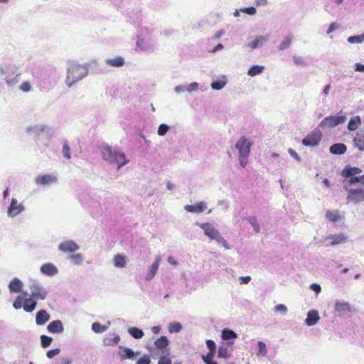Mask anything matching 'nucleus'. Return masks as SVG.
Instances as JSON below:
<instances>
[{
	"mask_svg": "<svg viewBox=\"0 0 364 364\" xmlns=\"http://www.w3.org/2000/svg\"><path fill=\"white\" fill-rule=\"evenodd\" d=\"M340 28V24L337 22H333L330 24L328 30H327V34H330L332 32L338 30Z\"/></svg>",
	"mask_w": 364,
	"mask_h": 364,
	"instance_id": "052dcab7",
	"label": "nucleus"
},
{
	"mask_svg": "<svg viewBox=\"0 0 364 364\" xmlns=\"http://www.w3.org/2000/svg\"><path fill=\"white\" fill-rule=\"evenodd\" d=\"M35 182L38 185L48 186L57 182V178L53 175L46 174L36 177Z\"/></svg>",
	"mask_w": 364,
	"mask_h": 364,
	"instance_id": "4468645a",
	"label": "nucleus"
},
{
	"mask_svg": "<svg viewBox=\"0 0 364 364\" xmlns=\"http://www.w3.org/2000/svg\"><path fill=\"white\" fill-rule=\"evenodd\" d=\"M326 218L332 223H336L341 220V215L338 210H327Z\"/></svg>",
	"mask_w": 364,
	"mask_h": 364,
	"instance_id": "473e14b6",
	"label": "nucleus"
},
{
	"mask_svg": "<svg viewBox=\"0 0 364 364\" xmlns=\"http://www.w3.org/2000/svg\"><path fill=\"white\" fill-rule=\"evenodd\" d=\"M62 154L63 156L67 159H70L71 158L70 148L67 140L63 141Z\"/></svg>",
	"mask_w": 364,
	"mask_h": 364,
	"instance_id": "c03bdc74",
	"label": "nucleus"
},
{
	"mask_svg": "<svg viewBox=\"0 0 364 364\" xmlns=\"http://www.w3.org/2000/svg\"><path fill=\"white\" fill-rule=\"evenodd\" d=\"M136 46L139 48L144 51H153L154 46L143 38H139L136 41Z\"/></svg>",
	"mask_w": 364,
	"mask_h": 364,
	"instance_id": "c756f323",
	"label": "nucleus"
},
{
	"mask_svg": "<svg viewBox=\"0 0 364 364\" xmlns=\"http://www.w3.org/2000/svg\"><path fill=\"white\" fill-rule=\"evenodd\" d=\"M60 352V348L50 350L47 352L46 355L48 358H53L54 356L58 355Z\"/></svg>",
	"mask_w": 364,
	"mask_h": 364,
	"instance_id": "0e129e2a",
	"label": "nucleus"
},
{
	"mask_svg": "<svg viewBox=\"0 0 364 364\" xmlns=\"http://www.w3.org/2000/svg\"><path fill=\"white\" fill-rule=\"evenodd\" d=\"M213 240H215L218 244H221L226 250H229L230 248V245L225 240V238L221 235L220 232L216 234L215 237Z\"/></svg>",
	"mask_w": 364,
	"mask_h": 364,
	"instance_id": "37998d69",
	"label": "nucleus"
},
{
	"mask_svg": "<svg viewBox=\"0 0 364 364\" xmlns=\"http://www.w3.org/2000/svg\"><path fill=\"white\" fill-rule=\"evenodd\" d=\"M354 308L347 301L337 300L334 304L333 314L337 317L349 318L352 316Z\"/></svg>",
	"mask_w": 364,
	"mask_h": 364,
	"instance_id": "39448f33",
	"label": "nucleus"
},
{
	"mask_svg": "<svg viewBox=\"0 0 364 364\" xmlns=\"http://www.w3.org/2000/svg\"><path fill=\"white\" fill-rule=\"evenodd\" d=\"M329 150L330 152L333 154L340 155L344 154L346 151L347 147L344 144L337 143L331 146Z\"/></svg>",
	"mask_w": 364,
	"mask_h": 364,
	"instance_id": "bb28decb",
	"label": "nucleus"
},
{
	"mask_svg": "<svg viewBox=\"0 0 364 364\" xmlns=\"http://www.w3.org/2000/svg\"><path fill=\"white\" fill-rule=\"evenodd\" d=\"M47 329L50 333H62L64 331V327L61 321L55 320L48 325Z\"/></svg>",
	"mask_w": 364,
	"mask_h": 364,
	"instance_id": "a211bd4d",
	"label": "nucleus"
},
{
	"mask_svg": "<svg viewBox=\"0 0 364 364\" xmlns=\"http://www.w3.org/2000/svg\"><path fill=\"white\" fill-rule=\"evenodd\" d=\"M26 132L33 135L36 142L39 143L44 134L46 135L48 141L53 136V130L51 127L46 124H33L28 127L26 129Z\"/></svg>",
	"mask_w": 364,
	"mask_h": 364,
	"instance_id": "7ed1b4c3",
	"label": "nucleus"
},
{
	"mask_svg": "<svg viewBox=\"0 0 364 364\" xmlns=\"http://www.w3.org/2000/svg\"><path fill=\"white\" fill-rule=\"evenodd\" d=\"M171 358L167 356H161L158 362V364H171Z\"/></svg>",
	"mask_w": 364,
	"mask_h": 364,
	"instance_id": "774afa93",
	"label": "nucleus"
},
{
	"mask_svg": "<svg viewBox=\"0 0 364 364\" xmlns=\"http://www.w3.org/2000/svg\"><path fill=\"white\" fill-rule=\"evenodd\" d=\"M129 333L134 338L139 339L144 336L142 330L136 327H131L128 329Z\"/></svg>",
	"mask_w": 364,
	"mask_h": 364,
	"instance_id": "e433bc0d",
	"label": "nucleus"
},
{
	"mask_svg": "<svg viewBox=\"0 0 364 364\" xmlns=\"http://www.w3.org/2000/svg\"><path fill=\"white\" fill-rule=\"evenodd\" d=\"M120 341V337L119 335H116L114 338L109 339V338H105L104 340V343L107 346H114L117 345L119 341Z\"/></svg>",
	"mask_w": 364,
	"mask_h": 364,
	"instance_id": "5fc2aeb1",
	"label": "nucleus"
},
{
	"mask_svg": "<svg viewBox=\"0 0 364 364\" xmlns=\"http://www.w3.org/2000/svg\"><path fill=\"white\" fill-rule=\"evenodd\" d=\"M151 358L148 355H144L141 358H140L136 364H150Z\"/></svg>",
	"mask_w": 364,
	"mask_h": 364,
	"instance_id": "bf43d9fd",
	"label": "nucleus"
},
{
	"mask_svg": "<svg viewBox=\"0 0 364 364\" xmlns=\"http://www.w3.org/2000/svg\"><path fill=\"white\" fill-rule=\"evenodd\" d=\"M257 346H258V352H257V355H262V356H266L267 354L266 344L263 341H259L257 343Z\"/></svg>",
	"mask_w": 364,
	"mask_h": 364,
	"instance_id": "de8ad7c7",
	"label": "nucleus"
},
{
	"mask_svg": "<svg viewBox=\"0 0 364 364\" xmlns=\"http://www.w3.org/2000/svg\"><path fill=\"white\" fill-rule=\"evenodd\" d=\"M206 345L208 348L209 349V352H212V353H214L216 348L215 342L212 340H207Z\"/></svg>",
	"mask_w": 364,
	"mask_h": 364,
	"instance_id": "e2e57ef3",
	"label": "nucleus"
},
{
	"mask_svg": "<svg viewBox=\"0 0 364 364\" xmlns=\"http://www.w3.org/2000/svg\"><path fill=\"white\" fill-rule=\"evenodd\" d=\"M50 316L46 310H40L37 312L36 316V322L38 326L44 325L47 321H49Z\"/></svg>",
	"mask_w": 364,
	"mask_h": 364,
	"instance_id": "b1692460",
	"label": "nucleus"
},
{
	"mask_svg": "<svg viewBox=\"0 0 364 364\" xmlns=\"http://www.w3.org/2000/svg\"><path fill=\"white\" fill-rule=\"evenodd\" d=\"M23 284L18 278H14L9 283V288L11 292H21Z\"/></svg>",
	"mask_w": 364,
	"mask_h": 364,
	"instance_id": "393cba45",
	"label": "nucleus"
},
{
	"mask_svg": "<svg viewBox=\"0 0 364 364\" xmlns=\"http://www.w3.org/2000/svg\"><path fill=\"white\" fill-rule=\"evenodd\" d=\"M353 142L360 151H364V129H360L357 132Z\"/></svg>",
	"mask_w": 364,
	"mask_h": 364,
	"instance_id": "a878e982",
	"label": "nucleus"
},
{
	"mask_svg": "<svg viewBox=\"0 0 364 364\" xmlns=\"http://www.w3.org/2000/svg\"><path fill=\"white\" fill-rule=\"evenodd\" d=\"M90 64L80 65L76 62L70 63L67 68L65 84L70 87L88 75Z\"/></svg>",
	"mask_w": 364,
	"mask_h": 364,
	"instance_id": "f03ea898",
	"label": "nucleus"
},
{
	"mask_svg": "<svg viewBox=\"0 0 364 364\" xmlns=\"http://www.w3.org/2000/svg\"><path fill=\"white\" fill-rule=\"evenodd\" d=\"M214 353H212V352H209L206 355H203L202 358L205 363L208 364L210 363V361H213V357Z\"/></svg>",
	"mask_w": 364,
	"mask_h": 364,
	"instance_id": "69168bd1",
	"label": "nucleus"
},
{
	"mask_svg": "<svg viewBox=\"0 0 364 364\" xmlns=\"http://www.w3.org/2000/svg\"><path fill=\"white\" fill-rule=\"evenodd\" d=\"M170 126L166 124H161L157 130V134L159 136H164L170 129Z\"/></svg>",
	"mask_w": 364,
	"mask_h": 364,
	"instance_id": "603ef678",
	"label": "nucleus"
},
{
	"mask_svg": "<svg viewBox=\"0 0 364 364\" xmlns=\"http://www.w3.org/2000/svg\"><path fill=\"white\" fill-rule=\"evenodd\" d=\"M267 41L268 37L267 36H257L255 39L249 42L247 44V46L251 49H256L257 48L262 47Z\"/></svg>",
	"mask_w": 364,
	"mask_h": 364,
	"instance_id": "6ab92c4d",
	"label": "nucleus"
},
{
	"mask_svg": "<svg viewBox=\"0 0 364 364\" xmlns=\"http://www.w3.org/2000/svg\"><path fill=\"white\" fill-rule=\"evenodd\" d=\"M264 69V67L262 65H253L248 70L247 75L251 77L259 75Z\"/></svg>",
	"mask_w": 364,
	"mask_h": 364,
	"instance_id": "c9c22d12",
	"label": "nucleus"
},
{
	"mask_svg": "<svg viewBox=\"0 0 364 364\" xmlns=\"http://www.w3.org/2000/svg\"><path fill=\"white\" fill-rule=\"evenodd\" d=\"M346 121L345 115L328 116L325 117L319 124L320 127H334Z\"/></svg>",
	"mask_w": 364,
	"mask_h": 364,
	"instance_id": "0eeeda50",
	"label": "nucleus"
},
{
	"mask_svg": "<svg viewBox=\"0 0 364 364\" xmlns=\"http://www.w3.org/2000/svg\"><path fill=\"white\" fill-rule=\"evenodd\" d=\"M274 311L276 312H282L284 314L287 311V307L284 304H277L274 306Z\"/></svg>",
	"mask_w": 364,
	"mask_h": 364,
	"instance_id": "680f3d73",
	"label": "nucleus"
},
{
	"mask_svg": "<svg viewBox=\"0 0 364 364\" xmlns=\"http://www.w3.org/2000/svg\"><path fill=\"white\" fill-rule=\"evenodd\" d=\"M41 272L45 275L53 277L57 274L58 271L54 264L46 263L41 267Z\"/></svg>",
	"mask_w": 364,
	"mask_h": 364,
	"instance_id": "aec40b11",
	"label": "nucleus"
},
{
	"mask_svg": "<svg viewBox=\"0 0 364 364\" xmlns=\"http://www.w3.org/2000/svg\"><path fill=\"white\" fill-rule=\"evenodd\" d=\"M58 249L63 252H74L79 249V246L75 242L68 240L61 242Z\"/></svg>",
	"mask_w": 364,
	"mask_h": 364,
	"instance_id": "dca6fc26",
	"label": "nucleus"
},
{
	"mask_svg": "<svg viewBox=\"0 0 364 364\" xmlns=\"http://www.w3.org/2000/svg\"><path fill=\"white\" fill-rule=\"evenodd\" d=\"M69 259L74 264L78 265L82 262V256L80 253L73 254L68 257Z\"/></svg>",
	"mask_w": 364,
	"mask_h": 364,
	"instance_id": "ea45409f",
	"label": "nucleus"
},
{
	"mask_svg": "<svg viewBox=\"0 0 364 364\" xmlns=\"http://www.w3.org/2000/svg\"><path fill=\"white\" fill-rule=\"evenodd\" d=\"M197 225L203 230L204 235L208 237L210 240L213 239L216 234L219 232L213 225L210 223H197Z\"/></svg>",
	"mask_w": 364,
	"mask_h": 364,
	"instance_id": "ddd939ff",
	"label": "nucleus"
},
{
	"mask_svg": "<svg viewBox=\"0 0 364 364\" xmlns=\"http://www.w3.org/2000/svg\"><path fill=\"white\" fill-rule=\"evenodd\" d=\"M221 336L223 340H230L236 338L237 335L233 331L228 328H225L222 331Z\"/></svg>",
	"mask_w": 364,
	"mask_h": 364,
	"instance_id": "72a5a7b5",
	"label": "nucleus"
},
{
	"mask_svg": "<svg viewBox=\"0 0 364 364\" xmlns=\"http://www.w3.org/2000/svg\"><path fill=\"white\" fill-rule=\"evenodd\" d=\"M207 206L203 201L198 203L196 205H186L184 209L189 213H201L206 209Z\"/></svg>",
	"mask_w": 364,
	"mask_h": 364,
	"instance_id": "4be33fe9",
	"label": "nucleus"
},
{
	"mask_svg": "<svg viewBox=\"0 0 364 364\" xmlns=\"http://www.w3.org/2000/svg\"><path fill=\"white\" fill-rule=\"evenodd\" d=\"M362 173V169L358 167H352L350 165H347L344 167L342 171V176L345 178H351L357 176Z\"/></svg>",
	"mask_w": 364,
	"mask_h": 364,
	"instance_id": "f3484780",
	"label": "nucleus"
},
{
	"mask_svg": "<svg viewBox=\"0 0 364 364\" xmlns=\"http://www.w3.org/2000/svg\"><path fill=\"white\" fill-rule=\"evenodd\" d=\"M347 41L350 43H362L364 42V33L361 35L350 36Z\"/></svg>",
	"mask_w": 364,
	"mask_h": 364,
	"instance_id": "79ce46f5",
	"label": "nucleus"
},
{
	"mask_svg": "<svg viewBox=\"0 0 364 364\" xmlns=\"http://www.w3.org/2000/svg\"><path fill=\"white\" fill-rule=\"evenodd\" d=\"M9 86H14L19 82L18 75L15 73L12 77L6 76L4 79Z\"/></svg>",
	"mask_w": 364,
	"mask_h": 364,
	"instance_id": "a19ab883",
	"label": "nucleus"
},
{
	"mask_svg": "<svg viewBox=\"0 0 364 364\" xmlns=\"http://www.w3.org/2000/svg\"><path fill=\"white\" fill-rule=\"evenodd\" d=\"M319 319L318 312L316 310H310L307 314L305 323L309 326H311L317 323Z\"/></svg>",
	"mask_w": 364,
	"mask_h": 364,
	"instance_id": "412c9836",
	"label": "nucleus"
},
{
	"mask_svg": "<svg viewBox=\"0 0 364 364\" xmlns=\"http://www.w3.org/2000/svg\"><path fill=\"white\" fill-rule=\"evenodd\" d=\"M246 220L252 225L256 233L259 232L260 226L255 216H249L245 218Z\"/></svg>",
	"mask_w": 364,
	"mask_h": 364,
	"instance_id": "f704fd0d",
	"label": "nucleus"
},
{
	"mask_svg": "<svg viewBox=\"0 0 364 364\" xmlns=\"http://www.w3.org/2000/svg\"><path fill=\"white\" fill-rule=\"evenodd\" d=\"M198 89V82H191L188 87L186 88V90L189 92H191L193 91H196Z\"/></svg>",
	"mask_w": 364,
	"mask_h": 364,
	"instance_id": "338daca9",
	"label": "nucleus"
},
{
	"mask_svg": "<svg viewBox=\"0 0 364 364\" xmlns=\"http://www.w3.org/2000/svg\"><path fill=\"white\" fill-rule=\"evenodd\" d=\"M161 262V256L156 255L153 264L148 267V271L145 276L146 281H151L156 275Z\"/></svg>",
	"mask_w": 364,
	"mask_h": 364,
	"instance_id": "9b49d317",
	"label": "nucleus"
},
{
	"mask_svg": "<svg viewBox=\"0 0 364 364\" xmlns=\"http://www.w3.org/2000/svg\"><path fill=\"white\" fill-rule=\"evenodd\" d=\"M28 288L31 291L30 296L36 300H44L48 294L47 290L43 284L36 279H30Z\"/></svg>",
	"mask_w": 364,
	"mask_h": 364,
	"instance_id": "20e7f679",
	"label": "nucleus"
},
{
	"mask_svg": "<svg viewBox=\"0 0 364 364\" xmlns=\"http://www.w3.org/2000/svg\"><path fill=\"white\" fill-rule=\"evenodd\" d=\"M348 236L344 232H340L338 234L330 235L325 237V240H331L329 245L335 246L337 245L345 243L348 241Z\"/></svg>",
	"mask_w": 364,
	"mask_h": 364,
	"instance_id": "f8f14e48",
	"label": "nucleus"
},
{
	"mask_svg": "<svg viewBox=\"0 0 364 364\" xmlns=\"http://www.w3.org/2000/svg\"><path fill=\"white\" fill-rule=\"evenodd\" d=\"M252 141L245 136L240 137L235 144V148L239 151V156H249Z\"/></svg>",
	"mask_w": 364,
	"mask_h": 364,
	"instance_id": "6e6552de",
	"label": "nucleus"
},
{
	"mask_svg": "<svg viewBox=\"0 0 364 364\" xmlns=\"http://www.w3.org/2000/svg\"><path fill=\"white\" fill-rule=\"evenodd\" d=\"M100 152L102 159L109 164L117 165V169L127 164L129 161L126 156L119 148L112 147L108 144H103L100 146Z\"/></svg>",
	"mask_w": 364,
	"mask_h": 364,
	"instance_id": "f257e3e1",
	"label": "nucleus"
},
{
	"mask_svg": "<svg viewBox=\"0 0 364 364\" xmlns=\"http://www.w3.org/2000/svg\"><path fill=\"white\" fill-rule=\"evenodd\" d=\"M361 123L360 117L357 115L353 117H352L348 124V129L349 131H355L356 130L359 125Z\"/></svg>",
	"mask_w": 364,
	"mask_h": 364,
	"instance_id": "7c9ffc66",
	"label": "nucleus"
},
{
	"mask_svg": "<svg viewBox=\"0 0 364 364\" xmlns=\"http://www.w3.org/2000/svg\"><path fill=\"white\" fill-rule=\"evenodd\" d=\"M25 206L18 203L16 198H12L8 207L7 215L9 218H14L25 210Z\"/></svg>",
	"mask_w": 364,
	"mask_h": 364,
	"instance_id": "9d476101",
	"label": "nucleus"
},
{
	"mask_svg": "<svg viewBox=\"0 0 364 364\" xmlns=\"http://www.w3.org/2000/svg\"><path fill=\"white\" fill-rule=\"evenodd\" d=\"M321 139V132L318 129H315L303 139L302 144L306 146H316L319 144Z\"/></svg>",
	"mask_w": 364,
	"mask_h": 364,
	"instance_id": "423d86ee",
	"label": "nucleus"
},
{
	"mask_svg": "<svg viewBox=\"0 0 364 364\" xmlns=\"http://www.w3.org/2000/svg\"><path fill=\"white\" fill-rule=\"evenodd\" d=\"M348 181L351 185L355 183H360L362 185H364V174L361 176L358 175L357 176L351 177L348 179Z\"/></svg>",
	"mask_w": 364,
	"mask_h": 364,
	"instance_id": "8fccbe9b",
	"label": "nucleus"
},
{
	"mask_svg": "<svg viewBox=\"0 0 364 364\" xmlns=\"http://www.w3.org/2000/svg\"><path fill=\"white\" fill-rule=\"evenodd\" d=\"M36 301L37 300L31 298V296L30 298L25 299L23 306L24 311L26 312H32L36 306Z\"/></svg>",
	"mask_w": 364,
	"mask_h": 364,
	"instance_id": "cd10ccee",
	"label": "nucleus"
},
{
	"mask_svg": "<svg viewBox=\"0 0 364 364\" xmlns=\"http://www.w3.org/2000/svg\"><path fill=\"white\" fill-rule=\"evenodd\" d=\"M240 11L250 16L255 15L257 12L256 9L253 6L240 9Z\"/></svg>",
	"mask_w": 364,
	"mask_h": 364,
	"instance_id": "13d9d810",
	"label": "nucleus"
},
{
	"mask_svg": "<svg viewBox=\"0 0 364 364\" xmlns=\"http://www.w3.org/2000/svg\"><path fill=\"white\" fill-rule=\"evenodd\" d=\"M0 73L4 78L6 76L12 77L16 73V68L11 63H3L0 65Z\"/></svg>",
	"mask_w": 364,
	"mask_h": 364,
	"instance_id": "2eb2a0df",
	"label": "nucleus"
},
{
	"mask_svg": "<svg viewBox=\"0 0 364 364\" xmlns=\"http://www.w3.org/2000/svg\"><path fill=\"white\" fill-rule=\"evenodd\" d=\"M24 299L21 296H18L13 303V306L16 309H19L23 306Z\"/></svg>",
	"mask_w": 364,
	"mask_h": 364,
	"instance_id": "6e6d98bb",
	"label": "nucleus"
},
{
	"mask_svg": "<svg viewBox=\"0 0 364 364\" xmlns=\"http://www.w3.org/2000/svg\"><path fill=\"white\" fill-rule=\"evenodd\" d=\"M293 61H294V64H296V65H301V66L306 65V63L304 59L301 56H296V55L294 56Z\"/></svg>",
	"mask_w": 364,
	"mask_h": 364,
	"instance_id": "4d7b16f0",
	"label": "nucleus"
},
{
	"mask_svg": "<svg viewBox=\"0 0 364 364\" xmlns=\"http://www.w3.org/2000/svg\"><path fill=\"white\" fill-rule=\"evenodd\" d=\"M227 84L226 80H216L211 83L210 87L213 90H220L223 89Z\"/></svg>",
	"mask_w": 364,
	"mask_h": 364,
	"instance_id": "49530a36",
	"label": "nucleus"
},
{
	"mask_svg": "<svg viewBox=\"0 0 364 364\" xmlns=\"http://www.w3.org/2000/svg\"><path fill=\"white\" fill-rule=\"evenodd\" d=\"M348 192L347 201L354 204L360 203L364 201V189L363 188H350L346 189Z\"/></svg>",
	"mask_w": 364,
	"mask_h": 364,
	"instance_id": "1a4fd4ad",
	"label": "nucleus"
},
{
	"mask_svg": "<svg viewBox=\"0 0 364 364\" xmlns=\"http://www.w3.org/2000/svg\"><path fill=\"white\" fill-rule=\"evenodd\" d=\"M182 329V325L179 322H172L168 325V331L171 333H178Z\"/></svg>",
	"mask_w": 364,
	"mask_h": 364,
	"instance_id": "58836bf2",
	"label": "nucleus"
},
{
	"mask_svg": "<svg viewBox=\"0 0 364 364\" xmlns=\"http://www.w3.org/2000/svg\"><path fill=\"white\" fill-rule=\"evenodd\" d=\"M105 63L112 67H122L124 64V59L122 56H117L114 58H107L105 60Z\"/></svg>",
	"mask_w": 364,
	"mask_h": 364,
	"instance_id": "c85d7f7f",
	"label": "nucleus"
},
{
	"mask_svg": "<svg viewBox=\"0 0 364 364\" xmlns=\"http://www.w3.org/2000/svg\"><path fill=\"white\" fill-rule=\"evenodd\" d=\"M168 340L166 336H161L159 338L156 339L154 342V345L156 347V348L162 350V353L163 354H168V350H165L166 348L168 346Z\"/></svg>",
	"mask_w": 364,
	"mask_h": 364,
	"instance_id": "5701e85b",
	"label": "nucleus"
},
{
	"mask_svg": "<svg viewBox=\"0 0 364 364\" xmlns=\"http://www.w3.org/2000/svg\"><path fill=\"white\" fill-rule=\"evenodd\" d=\"M126 257L117 254L114 257V265L117 268H123L126 266Z\"/></svg>",
	"mask_w": 364,
	"mask_h": 364,
	"instance_id": "2f4dec72",
	"label": "nucleus"
},
{
	"mask_svg": "<svg viewBox=\"0 0 364 364\" xmlns=\"http://www.w3.org/2000/svg\"><path fill=\"white\" fill-rule=\"evenodd\" d=\"M292 38L291 36L285 37L278 46L279 50H284L289 48L291 44Z\"/></svg>",
	"mask_w": 364,
	"mask_h": 364,
	"instance_id": "4c0bfd02",
	"label": "nucleus"
},
{
	"mask_svg": "<svg viewBox=\"0 0 364 364\" xmlns=\"http://www.w3.org/2000/svg\"><path fill=\"white\" fill-rule=\"evenodd\" d=\"M53 341V338L50 336L42 335L41 336V343L43 348L48 347Z\"/></svg>",
	"mask_w": 364,
	"mask_h": 364,
	"instance_id": "3c124183",
	"label": "nucleus"
},
{
	"mask_svg": "<svg viewBox=\"0 0 364 364\" xmlns=\"http://www.w3.org/2000/svg\"><path fill=\"white\" fill-rule=\"evenodd\" d=\"M123 349H124V352L125 353V355L122 356V359H126V358L133 359L134 355H140L139 351L134 353L132 349L129 348H124Z\"/></svg>",
	"mask_w": 364,
	"mask_h": 364,
	"instance_id": "a18cd8bd",
	"label": "nucleus"
},
{
	"mask_svg": "<svg viewBox=\"0 0 364 364\" xmlns=\"http://www.w3.org/2000/svg\"><path fill=\"white\" fill-rule=\"evenodd\" d=\"M92 330L97 333H100L105 332L107 330V327L98 322H95L92 324Z\"/></svg>",
	"mask_w": 364,
	"mask_h": 364,
	"instance_id": "09e8293b",
	"label": "nucleus"
},
{
	"mask_svg": "<svg viewBox=\"0 0 364 364\" xmlns=\"http://www.w3.org/2000/svg\"><path fill=\"white\" fill-rule=\"evenodd\" d=\"M218 356L222 358H227L229 356L228 348L227 347L220 346L218 348Z\"/></svg>",
	"mask_w": 364,
	"mask_h": 364,
	"instance_id": "864d4df0",
	"label": "nucleus"
}]
</instances>
